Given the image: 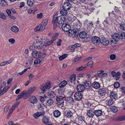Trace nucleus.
I'll return each mask as SVG.
<instances>
[{"mask_svg":"<svg viewBox=\"0 0 125 125\" xmlns=\"http://www.w3.org/2000/svg\"><path fill=\"white\" fill-rule=\"evenodd\" d=\"M104 26L106 27L108 26L109 25V23L107 19L105 20L103 22Z\"/></svg>","mask_w":125,"mask_h":125,"instance_id":"54","label":"nucleus"},{"mask_svg":"<svg viewBox=\"0 0 125 125\" xmlns=\"http://www.w3.org/2000/svg\"><path fill=\"white\" fill-rule=\"evenodd\" d=\"M58 36V35L57 34H55L53 35L51 40V41H52V43L57 38Z\"/></svg>","mask_w":125,"mask_h":125,"instance_id":"46","label":"nucleus"},{"mask_svg":"<svg viewBox=\"0 0 125 125\" xmlns=\"http://www.w3.org/2000/svg\"><path fill=\"white\" fill-rule=\"evenodd\" d=\"M120 38L125 40V32H123L121 33L120 36Z\"/></svg>","mask_w":125,"mask_h":125,"instance_id":"64","label":"nucleus"},{"mask_svg":"<svg viewBox=\"0 0 125 125\" xmlns=\"http://www.w3.org/2000/svg\"><path fill=\"white\" fill-rule=\"evenodd\" d=\"M57 93L59 94V95H64L63 94L64 92L60 88L59 89H58Z\"/></svg>","mask_w":125,"mask_h":125,"instance_id":"45","label":"nucleus"},{"mask_svg":"<svg viewBox=\"0 0 125 125\" xmlns=\"http://www.w3.org/2000/svg\"><path fill=\"white\" fill-rule=\"evenodd\" d=\"M57 104L60 107H62L63 105L64 100H66V98L64 95H59L56 97Z\"/></svg>","mask_w":125,"mask_h":125,"instance_id":"1","label":"nucleus"},{"mask_svg":"<svg viewBox=\"0 0 125 125\" xmlns=\"http://www.w3.org/2000/svg\"><path fill=\"white\" fill-rule=\"evenodd\" d=\"M65 116L66 117L70 118L72 117L73 114L71 111L69 110L65 113Z\"/></svg>","mask_w":125,"mask_h":125,"instance_id":"23","label":"nucleus"},{"mask_svg":"<svg viewBox=\"0 0 125 125\" xmlns=\"http://www.w3.org/2000/svg\"><path fill=\"white\" fill-rule=\"evenodd\" d=\"M30 102L33 104L36 103L37 100L36 98L34 96H31L29 99Z\"/></svg>","mask_w":125,"mask_h":125,"instance_id":"17","label":"nucleus"},{"mask_svg":"<svg viewBox=\"0 0 125 125\" xmlns=\"http://www.w3.org/2000/svg\"><path fill=\"white\" fill-rule=\"evenodd\" d=\"M104 71L103 70H100L98 71L96 73V74L98 77H99L100 75L102 73H104Z\"/></svg>","mask_w":125,"mask_h":125,"instance_id":"61","label":"nucleus"},{"mask_svg":"<svg viewBox=\"0 0 125 125\" xmlns=\"http://www.w3.org/2000/svg\"><path fill=\"white\" fill-rule=\"evenodd\" d=\"M34 45L36 49H41L44 47L43 44L41 41L38 39H37L34 41Z\"/></svg>","mask_w":125,"mask_h":125,"instance_id":"3","label":"nucleus"},{"mask_svg":"<svg viewBox=\"0 0 125 125\" xmlns=\"http://www.w3.org/2000/svg\"><path fill=\"white\" fill-rule=\"evenodd\" d=\"M67 83V81L64 80L62 82L59 84V86L60 88H62L65 86Z\"/></svg>","mask_w":125,"mask_h":125,"instance_id":"34","label":"nucleus"},{"mask_svg":"<svg viewBox=\"0 0 125 125\" xmlns=\"http://www.w3.org/2000/svg\"><path fill=\"white\" fill-rule=\"evenodd\" d=\"M53 100L52 99H50L46 101V104L48 105H52L53 104Z\"/></svg>","mask_w":125,"mask_h":125,"instance_id":"40","label":"nucleus"},{"mask_svg":"<svg viewBox=\"0 0 125 125\" xmlns=\"http://www.w3.org/2000/svg\"><path fill=\"white\" fill-rule=\"evenodd\" d=\"M83 95L82 93L79 92H76L74 95V99L77 101L80 100L82 98Z\"/></svg>","mask_w":125,"mask_h":125,"instance_id":"6","label":"nucleus"},{"mask_svg":"<svg viewBox=\"0 0 125 125\" xmlns=\"http://www.w3.org/2000/svg\"><path fill=\"white\" fill-rule=\"evenodd\" d=\"M37 10L35 9V10H32L31 9H29L28 10V12L29 13H33Z\"/></svg>","mask_w":125,"mask_h":125,"instance_id":"53","label":"nucleus"},{"mask_svg":"<svg viewBox=\"0 0 125 125\" xmlns=\"http://www.w3.org/2000/svg\"><path fill=\"white\" fill-rule=\"evenodd\" d=\"M20 103V102H17L13 104L9 110L10 113H12L15 108L19 105Z\"/></svg>","mask_w":125,"mask_h":125,"instance_id":"15","label":"nucleus"},{"mask_svg":"<svg viewBox=\"0 0 125 125\" xmlns=\"http://www.w3.org/2000/svg\"><path fill=\"white\" fill-rule=\"evenodd\" d=\"M83 83L84 85L85 88L87 89L90 88L91 85V83L90 81L86 80L83 82Z\"/></svg>","mask_w":125,"mask_h":125,"instance_id":"13","label":"nucleus"},{"mask_svg":"<svg viewBox=\"0 0 125 125\" xmlns=\"http://www.w3.org/2000/svg\"><path fill=\"white\" fill-rule=\"evenodd\" d=\"M53 16L52 23L53 24V29H55L56 27L58 21L56 20V18H55V15H54Z\"/></svg>","mask_w":125,"mask_h":125,"instance_id":"27","label":"nucleus"},{"mask_svg":"<svg viewBox=\"0 0 125 125\" xmlns=\"http://www.w3.org/2000/svg\"><path fill=\"white\" fill-rule=\"evenodd\" d=\"M45 114V112L44 111L38 112L34 114L33 116L35 118L37 119L38 117Z\"/></svg>","mask_w":125,"mask_h":125,"instance_id":"12","label":"nucleus"},{"mask_svg":"<svg viewBox=\"0 0 125 125\" xmlns=\"http://www.w3.org/2000/svg\"><path fill=\"white\" fill-rule=\"evenodd\" d=\"M9 88L8 87V86L6 87V88L2 87H0V96L4 94L9 89Z\"/></svg>","mask_w":125,"mask_h":125,"instance_id":"19","label":"nucleus"},{"mask_svg":"<svg viewBox=\"0 0 125 125\" xmlns=\"http://www.w3.org/2000/svg\"><path fill=\"white\" fill-rule=\"evenodd\" d=\"M100 40V43L103 45H107L109 43V40L104 37H102Z\"/></svg>","mask_w":125,"mask_h":125,"instance_id":"9","label":"nucleus"},{"mask_svg":"<svg viewBox=\"0 0 125 125\" xmlns=\"http://www.w3.org/2000/svg\"><path fill=\"white\" fill-rule=\"evenodd\" d=\"M120 74V73L119 72H118L117 73H116V74L115 76L116 80H118L119 79Z\"/></svg>","mask_w":125,"mask_h":125,"instance_id":"56","label":"nucleus"},{"mask_svg":"<svg viewBox=\"0 0 125 125\" xmlns=\"http://www.w3.org/2000/svg\"><path fill=\"white\" fill-rule=\"evenodd\" d=\"M44 85L46 89H49L51 87L50 83V82L46 83Z\"/></svg>","mask_w":125,"mask_h":125,"instance_id":"55","label":"nucleus"},{"mask_svg":"<svg viewBox=\"0 0 125 125\" xmlns=\"http://www.w3.org/2000/svg\"><path fill=\"white\" fill-rule=\"evenodd\" d=\"M94 114V111L91 109L87 111V115L89 117H93Z\"/></svg>","mask_w":125,"mask_h":125,"instance_id":"18","label":"nucleus"},{"mask_svg":"<svg viewBox=\"0 0 125 125\" xmlns=\"http://www.w3.org/2000/svg\"><path fill=\"white\" fill-rule=\"evenodd\" d=\"M48 96L51 98H53L56 96V94L54 91L49 92L48 93Z\"/></svg>","mask_w":125,"mask_h":125,"instance_id":"33","label":"nucleus"},{"mask_svg":"<svg viewBox=\"0 0 125 125\" xmlns=\"http://www.w3.org/2000/svg\"><path fill=\"white\" fill-rule=\"evenodd\" d=\"M111 109L112 111L114 113H116L118 111L117 108L115 106H113L111 107Z\"/></svg>","mask_w":125,"mask_h":125,"instance_id":"48","label":"nucleus"},{"mask_svg":"<svg viewBox=\"0 0 125 125\" xmlns=\"http://www.w3.org/2000/svg\"><path fill=\"white\" fill-rule=\"evenodd\" d=\"M6 0H0V5L2 7L4 6L6 4L7 2Z\"/></svg>","mask_w":125,"mask_h":125,"instance_id":"49","label":"nucleus"},{"mask_svg":"<svg viewBox=\"0 0 125 125\" xmlns=\"http://www.w3.org/2000/svg\"><path fill=\"white\" fill-rule=\"evenodd\" d=\"M55 15V18H56V20L58 21V23L59 24H63L65 22V19L63 16H61L58 17L57 16V14H54Z\"/></svg>","mask_w":125,"mask_h":125,"instance_id":"5","label":"nucleus"},{"mask_svg":"<svg viewBox=\"0 0 125 125\" xmlns=\"http://www.w3.org/2000/svg\"><path fill=\"white\" fill-rule=\"evenodd\" d=\"M85 68V67H83V66H81L77 68L76 70L77 71H80L84 70Z\"/></svg>","mask_w":125,"mask_h":125,"instance_id":"58","label":"nucleus"},{"mask_svg":"<svg viewBox=\"0 0 125 125\" xmlns=\"http://www.w3.org/2000/svg\"><path fill=\"white\" fill-rule=\"evenodd\" d=\"M54 116L57 118L61 114L60 112L58 110H55L53 113Z\"/></svg>","mask_w":125,"mask_h":125,"instance_id":"28","label":"nucleus"},{"mask_svg":"<svg viewBox=\"0 0 125 125\" xmlns=\"http://www.w3.org/2000/svg\"><path fill=\"white\" fill-rule=\"evenodd\" d=\"M92 86L94 88L98 89L100 87V84L98 82L95 81L92 83Z\"/></svg>","mask_w":125,"mask_h":125,"instance_id":"14","label":"nucleus"},{"mask_svg":"<svg viewBox=\"0 0 125 125\" xmlns=\"http://www.w3.org/2000/svg\"><path fill=\"white\" fill-rule=\"evenodd\" d=\"M32 56L34 58H40V57H44L45 55H43L40 52L36 51H33L32 53Z\"/></svg>","mask_w":125,"mask_h":125,"instance_id":"4","label":"nucleus"},{"mask_svg":"<svg viewBox=\"0 0 125 125\" xmlns=\"http://www.w3.org/2000/svg\"><path fill=\"white\" fill-rule=\"evenodd\" d=\"M13 79L12 78L9 79L8 80L7 84H8V87L9 88L11 85V83Z\"/></svg>","mask_w":125,"mask_h":125,"instance_id":"52","label":"nucleus"},{"mask_svg":"<svg viewBox=\"0 0 125 125\" xmlns=\"http://www.w3.org/2000/svg\"><path fill=\"white\" fill-rule=\"evenodd\" d=\"M112 38L115 41L117 42L118 41L120 38V36L118 33H115L112 36Z\"/></svg>","mask_w":125,"mask_h":125,"instance_id":"21","label":"nucleus"},{"mask_svg":"<svg viewBox=\"0 0 125 125\" xmlns=\"http://www.w3.org/2000/svg\"><path fill=\"white\" fill-rule=\"evenodd\" d=\"M52 41H48V40L44 43L43 44L44 47V46H46L49 45H50L52 44Z\"/></svg>","mask_w":125,"mask_h":125,"instance_id":"43","label":"nucleus"},{"mask_svg":"<svg viewBox=\"0 0 125 125\" xmlns=\"http://www.w3.org/2000/svg\"><path fill=\"white\" fill-rule=\"evenodd\" d=\"M62 6L63 9L68 10L71 8V5L70 3L66 2L63 4Z\"/></svg>","mask_w":125,"mask_h":125,"instance_id":"10","label":"nucleus"},{"mask_svg":"<svg viewBox=\"0 0 125 125\" xmlns=\"http://www.w3.org/2000/svg\"><path fill=\"white\" fill-rule=\"evenodd\" d=\"M110 96L112 99H115L117 97V93L113 91L110 93Z\"/></svg>","mask_w":125,"mask_h":125,"instance_id":"20","label":"nucleus"},{"mask_svg":"<svg viewBox=\"0 0 125 125\" xmlns=\"http://www.w3.org/2000/svg\"><path fill=\"white\" fill-rule=\"evenodd\" d=\"M43 57H40V58H37L34 61V65H36L40 64L42 61V59Z\"/></svg>","mask_w":125,"mask_h":125,"instance_id":"29","label":"nucleus"},{"mask_svg":"<svg viewBox=\"0 0 125 125\" xmlns=\"http://www.w3.org/2000/svg\"><path fill=\"white\" fill-rule=\"evenodd\" d=\"M48 19L46 18L43 20L42 22V24L45 27L48 21Z\"/></svg>","mask_w":125,"mask_h":125,"instance_id":"50","label":"nucleus"},{"mask_svg":"<svg viewBox=\"0 0 125 125\" xmlns=\"http://www.w3.org/2000/svg\"><path fill=\"white\" fill-rule=\"evenodd\" d=\"M119 27L122 31H125V24L124 23H121L119 24Z\"/></svg>","mask_w":125,"mask_h":125,"instance_id":"35","label":"nucleus"},{"mask_svg":"<svg viewBox=\"0 0 125 125\" xmlns=\"http://www.w3.org/2000/svg\"><path fill=\"white\" fill-rule=\"evenodd\" d=\"M43 17L42 14V13H41L39 14H38L37 16V18L38 19H41Z\"/></svg>","mask_w":125,"mask_h":125,"instance_id":"60","label":"nucleus"},{"mask_svg":"<svg viewBox=\"0 0 125 125\" xmlns=\"http://www.w3.org/2000/svg\"><path fill=\"white\" fill-rule=\"evenodd\" d=\"M68 10L65 9H63L60 10V13L62 15L66 16L68 14V13L67 11Z\"/></svg>","mask_w":125,"mask_h":125,"instance_id":"36","label":"nucleus"},{"mask_svg":"<svg viewBox=\"0 0 125 125\" xmlns=\"http://www.w3.org/2000/svg\"><path fill=\"white\" fill-rule=\"evenodd\" d=\"M36 88L35 87H32L29 89L27 91L28 92V94L31 95L36 90Z\"/></svg>","mask_w":125,"mask_h":125,"instance_id":"30","label":"nucleus"},{"mask_svg":"<svg viewBox=\"0 0 125 125\" xmlns=\"http://www.w3.org/2000/svg\"><path fill=\"white\" fill-rule=\"evenodd\" d=\"M66 54H65L63 55L60 57L59 58V59L60 61H62L67 56Z\"/></svg>","mask_w":125,"mask_h":125,"instance_id":"57","label":"nucleus"},{"mask_svg":"<svg viewBox=\"0 0 125 125\" xmlns=\"http://www.w3.org/2000/svg\"><path fill=\"white\" fill-rule=\"evenodd\" d=\"M116 58V55L114 54H111L110 57V58L111 60H115Z\"/></svg>","mask_w":125,"mask_h":125,"instance_id":"59","label":"nucleus"},{"mask_svg":"<svg viewBox=\"0 0 125 125\" xmlns=\"http://www.w3.org/2000/svg\"><path fill=\"white\" fill-rule=\"evenodd\" d=\"M101 39L97 36H94L92 38V42L93 44L96 45H99L101 42Z\"/></svg>","mask_w":125,"mask_h":125,"instance_id":"7","label":"nucleus"},{"mask_svg":"<svg viewBox=\"0 0 125 125\" xmlns=\"http://www.w3.org/2000/svg\"><path fill=\"white\" fill-rule=\"evenodd\" d=\"M87 33L85 31H83L81 32L79 34V36L82 39H84L87 36Z\"/></svg>","mask_w":125,"mask_h":125,"instance_id":"26","label":"nucleus"},{"mask_svg":"<svg viewBox=\"0 0 125 125\" xmlns=\"http://www.w3.org/2000/svg\"><path fill=\"white\" fill-rule=\"evenodd\" d=\"M98 93L101 96H104L106 93V90L105 88H101L99 90Z\"/></svg>","mask_w":125,"mask_h":125,"instance_id":"11","label":"nucleus"},{"mask_svg":"<svg viewBox=\"0 0 125 125\" xmlns=\"http://www.w3.org/2000/svg\"><path fill=\"white\" fill-rule=\"evenodd\" d=\"M0 17L4 20H6L7 19L6 16L3 12L0 11Z\"/></svg>","mask_w":125,"mask_h":125,"instance_id":"44","label":"nucleus"},{"mask_svg":"<svg viewBox=\"0 0 125 125\" xmlns=\"http://www.w3.org/2000/svg\"><path fill=\"white\" fill-rule=\"evenodd\" d=\"M67 100L68 102L70 104L74 102V99L71 97H68Z\"/></svg>","mask_w":125,"mask_h":125,"instance_id":"51","label":"nucleus"},{"mask_svg":"<svg viewBox=\"0 0 125 125\" xmlns=\"http://www.w3.org/2000/svg\"><path fill=\"white\" fill-rule=\"evenodd\" d=\"M43 122L45 124H46L49 122V119L47 116H45L43 117L42 118Z\"/></svg>","mask_w":125,"mask_h":125,"instance_id":"42","label":"nucleus"},{"mask_svg":"<svg viewBox=\"0 0 125 125\" xmlns=\"http://www.w3.org/2000/svg\"><path fill=\"white\" fill-rule=\"evenodd\" d=\"M11 30L14 32H17L18 31L19 29L16 26H13L11 27Z\"/></svg>","mask_w":125,"mask_h":125,"instance_id":"37","label":"nucleus"},{"mask_svg":"<svg viewBox=\"0 0 125 125\" xmlns=\"http://www.w3.org/2000/svg\"><path fill=\"white\" fill-rule=\"evenodd\" d=\"M62 29L63 31L65 32H68L69 34H73L74 31L70 30L71 27L69 25L67 24H63L62 26Z\"/></svg>","mask_w":125,"mask_h":125,"instance_id":"2","label":"nucleus"},{"mask_svg":"<svg viewBox=\"0 0 125 125\" xmlns=\"http://www.w3.org/2000/svg\"><path fill=\"white\" fill-rule=\"evenodd\" d=\"M34 2V0H27V3L29 6L31 7L33 5Z\"/></svg>","mask_w":125,"mask_h":125,"instance_id":"41","label":"nucleus"},{"mask_svg":"<svg viewBox=\"0 0 125 125\" xmlns=\"http://www.w3.org/2000/svg\"><path fill=\"white\" fill-rule=\"evenodd\" d=\"M78 119L79 120L78 122L79 123H81L82 124H83L85 123L84 117L82 116H79L78 117Z\"/></svg>","mask_w":125,"mask_h":125,"instance_id":"25","label":"nucleus"},{"mask_svg":"<svg viewBox=\"0 0 125 125\" xmlns=\"http://www.w3.org/2000/svg\"><path fill=\"white\" fill-rule=\"evenodd\" d=\"M118 121H123L125 120V116L118 117L117 118Z\"/></svg>","mask_w":125,"mask_h":125,"instance_id":"47","label":"nucleus"},{"mask_svg":"<svg viewBox=\"0 0 125 125\" xmlns=\"http://www.w3.org/2000/svg\"><path fill=\"white\" fill-rule=\"evenodd\" d=\"M74 26L75 27H80L82 26V23L78 20H76L74 22Z\"/></svg>","mask_w":125,"mask_h":125,"instance_id":"22","label":"nucleus"},{"mask_svg":"<svg viewBox=\"0 0 125 125\" xmlns=\"http://www.w3.org/2000/svg\"><path fill=\"white\" fill-rule=\"evenodd\" d=\"M113 102L112 99H111L106 100L105 102L106 104L108 105H111L113 103Z\"/></svg>","mask_w":125,"mask_h":125,"instance_id":"39","label":"nucleus"},{"mask_svg":"<svg viewBox=\"0 0 125 125\" xmlns=\"http://www.w3.org/2000/svg\"><path fill=\"white\" fill-rule=\"evenodd\" d=\"M40 88L43 91H45L46 90V88L44 85H42L40 87Z\"/></svg>","mask_w":125,"mask_h":125,"instance_id":"62","label":"nucleus"},{"mask_svg":"<svg viewBox=\"0 0 125 125\" xmlns=\"http://www.w3.org/2000/svg\"><path fill=\"white\" fill-rule=\"evenodd\" d=\"M45 27L42 24H40L35 28L34 31H42L45 29Z\"/></svg>","mask_w":125,"mask_h":125,"instance_id":"8","label":"nucleus"},{"mask_svg":"<svg viewBox=\"0 0 125 125\" xmlns=\"http://www.w3.org/2000/svg\"><path fill=\"white\" fill-rule=\"evenodd\" d=\"M85 88L83 84H79L76 87V89L78 92H81L83 91Z\"/></svg>","mask_w":125,"mask_h":125,"instance_id":"16","label":"nucleus"},{"mask_svg":"<svg viewBox=\"0 0 125 125\" xmlns=\"http://www.w3.org/2000/svg\"><path fill=\"white\" fill-rule=\"evenodd\" d=\"M81 46V44L79 43H76L74 45H72L71 46V50L72 52L74 51L75 48H77L78 47H79Z\"/></svg>","mask_w":125,"mask_h":125,"instance_id":"31","label":"nucleus"},{"mask_svg":"<svg viewBox=\"0 0 125 125\" xmlns=\"http://www.w3.org/2000/svg\"><path fill=\"white\" fill-rule=\"evenodd\" d=\"M22 93H23L22 94L23 97L24 99H26L27 98L28 96L30 95L28 94V92L25 91H23Z\"/></svg>","mask_w":125,"mask_h":125,"instance_id":"32","label":"nucleus"},{"mask_svg":"<svg viewBox=\"0 0 125 125\" xmlns=\"http://www.w3.org/2000/svg\"><path fill=\"white\" fill-rule=\"evenodd\" d=\"M108 76V74L107 73H103L101 76V78H104L105 77H107Z\"/></svg>","mask_w":125,"mask_h":125,"instance_id":"63","label":"nucleus"},{"mask_svg":"<svg viewBox=\"0 0 125 125\" xmlns=\"http://www.w3.org/2000/svg\"><path fill=\"white\" fill-rule=\"evenodd\" d=\"M76 75L75 74H73L70 77V80L71 83H73L75 80Z\"/></svg>","mask_w":125,"mask_h":125,"instance_id":"38","label":"nucleus"},{"mask_svg":"<svg viewBox=\"0 0 125 125\" xmlns=\"http://www.w3.org/2000/svg\"><path fill=\"white\" fill-rule=\"evenodd\" d=\"M94 113L95 115L97 117H98L102 115V112L101 110L99 109L95 110L94 111Z\"/></svg>","mask_w":125,"mask_h":125,"instance_id":"24","label":"nucleus"}]
</instances>
